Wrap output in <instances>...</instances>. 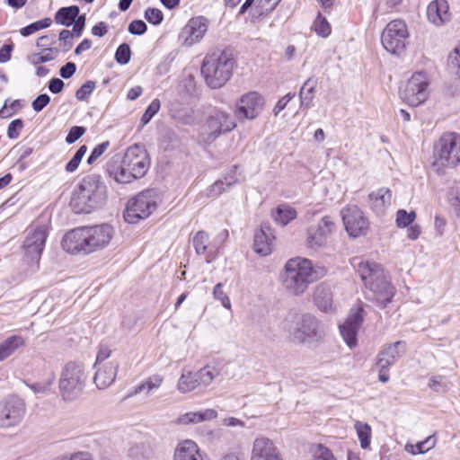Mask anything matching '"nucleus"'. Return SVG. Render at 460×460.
<instances>
[{
	"instance_id": "nucleus-1",
	"label": "nucleus",
	"mask_w": 460,
	"mask_h": 460,
	"mask_svg": "<svg viewBox=\"0 0 460 460\" xmlns=\"http://www.w3.org/2000/svg\"><path fill=\"white\" fill-rule=\"evenodd\" d=\"M326 274V269L313 261H287L279 274L283 288L293 296H301L309 285Z\"/></svg>"
},
{
	"instance_id": "nucleus-2",
	"label": "nucleus",
	"mask_w": 460,
	"mask_h": 460,
	"mask_svg": "<svg viewBox=\"0 0 460 460\" xmlns=\"http://www.w3.org/2000/svg\"><path fill=\"white\" fill-rule=\"evenodd\" d=\"M107 186L102 176L92 173L84 176L74 190L71 207L75 213H91L107 201Z\"/></svg>"
},
{
	"instance_id": "nucleus-3",
	"label": "nucleus",
	"mask_w": 460,
	"mask_h": 460,
	"mask_svg": "<svg viewBox=\"0 0 460 460\" xmlns=\"http://www.w3.org/2000/svg\"><path fill=\"white\" fill-rule=\"evenodd\" d=\"M358 272L366 288L373 293V299L378 306L385 308L392 301L395 291L383 267L376 261H361Z\"/></svg>"
},
{
	"instance_id": "nucleus-4",
	"label": "nucleus",
	"mask_w": 460,
	"mask_h": 460,
	"mask_svg": "<svg viewBox=\"0 0 460 460\" xmlns=\"http://www.w3.org/2000/svg\"><path fill=\"white\" fill-rule=\"evenodd\" d=\"M283 329L288 332L292 341L298 344L319 341L324 334L320 321L310 313H288L284 319Z\"/></svg>"
},
{
	"instance_id": "nucleus-5",
	"label": "nucleus",
	"mask_w": 460,
	"mask_h": 460,
	"mask_svg": "<svg viewBox=\"0 0 460 460\" xmlns=\"http://www.w3.org/2000/svg\"><path fill=\"white\" fill-rule=\"evenodd\" d=\"M235 61L230 51L223 50L220 53L205 57L201 74L206 84L212 89L224 86L231 78Z\"/></svg>"
},
{
	"instance_id": "nucleus-6",
	"label": "nucleus",
	"mask_w": 460,
	"mask_h": 460,
	"mask_svg": "<svg viewBox=\"0 0 460 460\" xmlns=\"http://www.w3.org/2000/svg\"><path fill=\"white\" fill-rule=\"evenodd\" d=\"M87 374L83 364L67 362L61 369L58 380L59 392L65 401H74L83 393Z\"/></svg>"
},
{
	"instance_id": "nucleus-7",
	"label": "nucleus",
	"mask_w": 460,
	"mask_h": 460,
	"mask_svg": "<svg viewBox=\"0 0 460 460\" xmlns=\"http://www.w3.org/2000/svg\"><path fill=\"white\" fill-rule=\"evenodd\" d=\"M159 197L155 190H146L130 199L124 211V218L129 224L148 217L157 208Z\"/></svg>"
},
{
	"instance_id": "nucleus-8",
	"label": "nucleus",
	"mask_w": 460,
	"mask_h": 460,
	"mask_svg": "<svg viewBox=\"0 0 460 460\" xmlns=\"http://www.w3.org/2000/svg\"><path fill=\"white\" fill-rule=\"evenodd\" d=\"M435 164L454 168L460 163V135L444 133L434 146Z\"/></svg>"
},
{
	"instance_id": "nucleus-9",
	"label": "nucleus",
	"mask_w": 460,
	"mask_h": 460,
	"mask_svg": "<svg viewBox=\"0 0 460 460\" xmlns=\"http://www.w3.org/2000/svg\"><path fill=\"white\" fill-rule=\"evenodd\" d=\"M49 223L37 219L27 228V235L22 243L23 255L28 259H40L49 234Z\"/></svg>"
},
{
	"instance_id": "nucleus-10",
	"label": "nucleus",
	"mask_w": 460,
	"mask_h": 460,
	"mask_svg": "<svg viewBox=\"0 0 460 460\" xmlns=\"http://www.w3.org/2000/svg\"><path fill=\"white\" fill-rule=\"evenodd\" d=\"M429 78L425 73H415L401 89L400 98L409 106H419L429 97Z\"/></svg>"
},
{
	"instance_id": "nucleus-11",
	"label": "nucleus",
	"mask_w": 460,
	"mask_h": 460,
	"mask_svg": "<svg viewBox=\"0 0 460 460\" xmlns=\"http://www.w3.org/2000/svg\"><path fill=\"white\" fill-rule=\"evenodd\" d=\"M409 32L402 20L390 22L383 31L381 42L383 47L393 55H401L407 45Z\"/></svg>"
},
{
	"instance_id": "nucleus-12",
	"label": "nucleus",
	"mask_w": 460,
	"mask_h": 460,
	"mask_svg": "<svg viewBox=\"0 0 460 460\" xmlns=\"http://www.w3.org/2000/svg\"><path fill=\"white\" fill-rule=\"evenodd\" d=\"M218 374L216 367L209 366H206L197 372L183 371L178 380L177 389L179 392L186 394L199 386H208Z\"/></svg>"
},
{
	"instance_id": "nucleus-13",
	"label": "nucleus",
	"mask_w": 460,
	"mask_h": 460,
	"mask_svg": "<svg viewBox=\"0 0 460 460\" xmlns=\"http://www.w3.org/2000/svg\"><path fill=\"white\" fill-rule=\"evenodd\" d=\"M341 214L345 230L350 237L356 238L367 234L369 221L358 206L349 205L342 208Z\"/></svg>"
},
{
	"instance_id": "nucleus-14",
	"label": "nucleus",
	"mask_w": 460,
	"mask_h": 460,
	"mask_svg": "<svg viewBox=\"0 0 460 460\" xmlns=\"http://www.w3.org/2000/svg\"><path fill=\"white\" fill-rule=\"evenodd\" d=\"M25 402L18 396H9L0 402V425L10 428L19 424L24 417Z\"/></svg>"
},
{
	"instance_id": "nucleus-15",
	"label": "nucleus",
	"mask_w": 460,
	"mask_h": 460,
	"mask_svg": "<svg viewBox=\"0 0 460 460\" xmlns=\"http://www.w3.org/2000/svg\"><path fill=\"white\" fill-rule=\"evenodd\" d=\"M120 160L128 170L133 171L140 178L146 173L150 166V160L146 148L138 144L129 146Z\"/></svg>"
},
{
	"instance_id": "nucleus-16",
	"label": "nucleus",
	"mask_w": 460,
	"mask_h": 460,
	"mask_svg": "<svg viewBox=\"0 0 460 460\" xmlns=\"http://www.w3.org/2000/svg\"><path fill=\"white\" fill-rule=\"evenodd\" d=\"M336 231V224L333 219L325 216L321 218L317 226H311L307 230L306 243L308 248L317 250L324 246L328 238Z\"/></svg>"
},
{
	"instance_id": "nucleus-17",
	"label": "nucleus",
	"mask_w": 460,
	"mask_h": 460,
	"mask_svg": "<svg viewBox=\"0 0 460 460\" xmlns=\"http://www.w3.org/2000/svg\"><path fill=\"white\" fill-rule=\"evenodd\" d=\"M263 106V97L257 92H249L237 102L235 115L241 119H253L261 113Z\"/></svg>"
},
{
	"instance_id": "nucleus-18",
	"label": "nucleus",
	"mask_w": 460,
	"mask_h": 460,
	"mask_svg": "<svg viewBox=\"0 0 460 460\" xmlns=\"http://www.w3.org/2000/svg\"><path fill=\"white\" fill-rule=\"evenodd\" d=\"M235 128L234 121L225 111H217L208 117L207 120L208 133L204 141L213 142L222 132L231 131Z\"/></svg>"
},
{
	"instance_id": "nucleus-19",
	"label": "nucleus",
	"mask_w": 460,
	"mask_h": 460,
	"mask_svg": "<svg viewBox=\"0 0 460 460\" xmlns=\"http://www.w3.org/2000/svg\"><path fill=\"white\" fill-rule=\"evenodd\" d=\"M363 313L362 307L351 310L345 322L339 326L341 334L349 348L357 344V334L364 320Z\"/></svg>"
},
{
	"instance_id": "nucleus-20",
	"label": "nucleus",
	"mask_w": 460,
	"mask_h": 460,
	"mask_svg": "<svg viewBox=\"0 0 460 460\" xmlns=\"http://www.w3.org/2000/svg\"><path fill=\"white\" fill-rule=\"evenodd\" d=\"M62 247L70 254L90 253L84 227L75 228L66 234L62 240Z\"/></svg>"
},
{
	"instance_id": "nucleus-21",
	"label": "nucleus",
	"mask_w": 460,
	"mask_h": 460,
	"mask_svg": "<svg viewBox=\"0 0 460 460\" xmlns=\"http://www.w3.org/2000/svg\"><path fill=\"white\" fill-rule=\"evenodd\" d=\"M90 252L105 247L112 238L113 229L110 225L84 226Z\"/></svg>"
},
{
	"instance_id": "nucleus-22",
	"label": "nucleus",
	"mask_w": 460,
	"mask_h": 460,
	"mask_svg": "<svg viewBox=\"0 0 460 460\" xmlns=\"http://www.w3.org/2000/svg\"><path fill=\"white\" fill-rule=\"evenodd\" d=\"M208 30L207 19L203 16L191 18L183 27L181 32V39L185 46H192L199 42Z\"/></svg>"
},
{
	"instance_id": "nucleus-23",
	"label": "nucleus",
	"mask_w": 460,
	"mask_h": 460,
	"mask_svg": "<svg viewBox=\"0 0 460 460\" xmlns=\"http://www.w3.org/2000/svg\"><path fill=\"white\" fill-rule=\"evenodd\" d=\"M251 460H282L279 452L268 438L260 437L255 438L252 444Z\"/></svg>"
},
{
	"instance_id": "nucleus-24",
	"label": "nucleus",
	"mask_w": 460,
	"mask_h": 460,
	"mask_svg": "<svg viewBox=\"0 0 460 460\" xmlns=\"http://www.w3.org/2000/svg\"><path fill=\"white\" fill-rule=\"evenodd\" d=\"M275 235L273 229L269 224H261L259 230L254 234L253 248L257 254L266 257L270 255L273 249V241Z\"/></svg>"
},
{
	"instance_id": "nucleus-25",
	"label": "nucleus",
	"mask_w": 460,
	"mask_h": 460,
	"mask_svg": "<svg viewBox=\"0 0 460 460\" xmlns=\"http://www.w3.org/2000/svg\"><path fill=\"white\" fill-rule=\"evenodd\" d=\"M106 171L110 177L118 183L126 184L140 178L137 176L133 171L128 170L127 166L122 164L119 155L113 156L107 163Z\"/></svg>"
},
{
	"instance_id": "nucleus-26",
	"label": "nucleus",
	"mask_w": 460,
	"mask_h": 460,
	"mask_svg": "<svg viewBox=\"0 0 460 460\" xmlns=\"http://www.w3.org/2000/svg\"><path fill=\"white\" fill-rule=\"evenodd\" d=\"M451 14L446 0H434L427 7V18L435 26H442L449 22Z\"/></svg>"
},
{
	"instance_id": "nucleus-27",
	"label": "nucleus",
	"mask_w": 460,
	"mask_h": 460,
	"mask_svg": "<svg viewBox=\"0 0 460 460\" xmlns=\"http://www.w3.org/2000/svg\"><path fill=\"white\" fill-rule=\"evenodd\" d=\"M405 343L396 341L384 348L378 354L377 367L382 368H389L394 365L404 353Z\"/></svg>"
},
{
	"instance_id": "nucleus-28",
	"label": "nucleus",
	"mask_w": 460,
	"mask_h": 460,
	"mask_svg": "<svg viewBox=\"0 0 460 460\" xmlns=\"http://www.w3.org/2000/svg\"><path fill=\"white\" fill-rule=\"evenodd\" d=\"M119 364L111 361L100 366L94 375L93 382L99 389H105L113 384L117 376Z\"/></svg>"
},
{
	"instance_id": "nucleus-29",
	"label": "nucleus",
	"mask_w": 460,
	"mask_h": 460,
	"mask_svg": "<svg viewBox=\"0 0 460 460\" xmlns=\"http://www.w3.org/2000/svg\"><path fill=\"white\" fill-rule=\"evenodd\" d=\"M313 301L315 306L322 312L329 313L333 308V295L331 287L325 283H320L314 290Z\"/></svg>"
},
{
	"instance_id": "nucleus-30",
	"label": "nucleus",
	"mask_w": 460,
	"mask_h": 460,
	"mask_svg": "<svg viewBox=\"0 0 460 460\" xmlns=\"http://www.w3.org/2000/svg\"><path fill=\"white\" fill-rule=\"evenodd\" d=\"M392 202V191L381 188L368 195V206L376 215H383Z\"/></svg>"
},
{
	"instance_id": "nucleus-31",
	"label": "nucleus",
	"mask_w": 460,
	"mask_h": 460,
	"mask_svg": "<svg viewBox=\"0 0 460 460\" xmlns=\"http://www.w3.org/2000/svg\"><path fill=\"white\" fill-rule=\"evenodd\" d=\"M174 460H205L198 445L192 440L180 443L174 452Z\"/></svg>"
},
{
	"instance_id": "nucleus-32",
	"label": "nucleus",
	"mask_w": 460,
	"mask_h": 460,
	"mask_svg": "<svg viewBox=\"0 0 460 460\" xmlns=\"http://www.w3.org/2000/svg\"><path fill=\"white\" fill-rule=\"evenodd\" d=\"M217 417V412L213 409H206L202 411H190L178 418V423L181 425L197 424L205 420H210Z\"/></svg>"
},
{
	"instance_id": "nucleus-33",
	"label": "nucleus",
	"mask_w": 460,
	"mask_h": 460,
	"mask_svg": "<svg viewBox=\"0 0 460 460\" xmlns=\"http://www.w3.org/2000/svg\"><path fill=\"white\" fill-rule=\"evenodd\" d=\"M236 170L237 165H234L231 169V173L225 177V181H217L214 184L209 186L206 190L207 197L216 198L226 191V189L225 186H226V188L233 186L237 181V178L235 177Z\"/></svg>"
},
{
	"instance_id": "nucleus-34",
	"label": "nucleus",
	"mask_w": 460,
	"mask_h": 460,
	"mask_svg": "<svg viewBox=\"0 0 460 460\" xmlns=\"http://www.w3.org/2000/svg\"><path fill=\"white\" fill-rule=\"evenodd\" d=\"M25 341L20 335H12L0 343V361L11 356L17 349L23 346Z\"/></svg>"
},
{
	"instance_id": "nucleus-35",
	"label": "nucleus",
	"mask_w": 460,
	"mask_h": 460,
	"mask_svg": "<svg viewBox=\"0 0 460 460\" xmlns=\"http://www.w3.org/2000/svg\"><path fill=\"white\" fill-rule=\"evenodd\" d=\"M208 236L206 232L199 231L193 236L192 243L195 248L197 255H207V256H217L218 254H214L213 245H208Z\"/></svg>"
},
{
	"instance_id": "nucleus-36",
	"label": "nucleus",
	"mask_w": 460,
	"mask_h": 460,
	"mask_svg": "<svg viewBox=\"0 0 460 460\" xmlns=\"http://www.w3.org/2000/svg\"><path fill=\"white\" fill-rule=\"evenodd\" d=\"M271 216L278 225L285 226L296 217V211L287 204H281L272 211Z\"/></svg>"
},
{
	"instance_id": "nucleus-37",
	"label": "nucleus",
	"mask_w": 460,
	"mask_h": 460,
	"mask_svg": "<svg viewBox=\"0 0 460 460\" xmlns=\"http://www.w3.org/2000/svg\"><path fill=\"white\" fill-rule=\"evenodd\" d=\"M79 7L71 5L60 8L55 14V22L58 24L69 27L79 14Z\"/></svg>"
},
{
	"instance_id": "nucleus-38",
	"label": "nucleus",
	"mask_w": 460,
	"mask_h": 460,
	"mask_svg": "<svg viewBox=\"0 0 460 460\" xmlns=\"http://www.w3.org/2000/svg\"><path fill=\"white\" fill-rule=\"evenodd\" d=\"M316 82L313 80V78H308L304 84L302 85L299 97H300V107L301 108H310L312 105V102L314 97Z\"/></svg>"
},
{
	"instance_id": "nucleus-39",
	"label": "nucleus",
	"mask_w": 460,
	"mask_h": 460,
	"mask_svg": "<svg viewBox=\"0 0 460 460\" xmlns=\"http://www.w3.org/2000/svg\"><path fill=\"white\" fill-rule=\"evenodd\" d=\"M164 378L160 375L151 376L140 385L135 386L134 389L129 392L128 396H133L142 392L149 394L151 391L159 388Z\"/></svg>"
},
{
	"instance_id": "nucleus-40",
	"label": "nucleus",
	"mask_w": 460,
	"mask_h": 460,
	"mask_svg": "<svg viewBox=\"0 0 460 460\" xmlns=\"http://www.w3.org/2000/svg\"><path fill=\"white\" fill-rule=\"evenodd\" d=\"M436 438L434 436H429L423 441L418 442L417 444L407 443L404 446V450L411 455L425 454L436 446Z\"/></svg>"
},
{
	"instance_id": "nucleus-41",
	"label": "nucleus",
	"mask_w": 460,
	"mask_h": 460,
	"mask_svg": "<svg viewBox=\"0 0 460 460\" xmlns=\"http://www.w3.org/2000/svg\"><path fill=\"white\" fill-rule=\"evenodd\" d=\"M45 53H33L27 56V60L33 66H38L41 63H46L54 60L58 54V50L57 49H46Z\"/></svg>"
},
{
	"instance_id": "nucleus-42",
	"label": "nucleus",
	"mask_w": 460,
	"mask_h": 460,
	"mask_svg": "<svg viewBox=\"0 0 460 460\" xmlns=\"http://www.w3.org/2000/svg\"><path fill=\"white\" fill-rule=\"evenodd\" d=\"M355 429L357 430V434L360 442V446L363 449H367L370 445V438H371V428L367 423H362L360 421H357L355 423Z\"/></svg>"
},
{
	"instance_id": "nucleus-43",
	"label": "nucleus",
	"mask_w": 460,
	"mask_h": 460,
	"mask_svg": "<svg viewBox=\"0 0 460 460\" xmlns=\"http://www.w3.org/2000/svg\"><path fill=\"white\" fill-rule=\"evenodd\" d=\"M51 25V19L45 18L35 22H32L20 30V33L23 37H28L32 33L41 30L49 28Z\"/></svg>"
},
{
	"instance_id": "nucleus-44",
	"label": "nucleus",
	"mask_w": 460,
	"mask_h": 460,
	"mask_svg": "<svg viewBox=\"0 0 460 460\" xmlns=\"http://www.w3.org/2000/svg\"><path fill=\"white\" fill-rule=\"evenodd\" d=\"M314 30L317 35L323 38L328 37L332 32L330 23L321 13H319L314 20Z\"/></svg>"
},
{
	"instance_id": "nucleus-45",
	"label": "nucleus",
	"mask_w": 460,
	"mask_h": 460,
	"mask_svg": "<svg viewBox=\"0 0 460 460\" xmlns=\"http://www.w3.org/2000/svg\"><path fill=\"white\" fill-rule=\"evenodd\" d=\"M86 152L87 146L85 145L81 146L71 160L66 164V171L67 172H75Z\"/></svg>"
},
{
	"instance_id": "nucleus-46",
	"label": "nucleus",
	"mask_w": 460,
	"mask_h": 460,
	"mask_svg": "<svg viewBox=\"0 0 460 460\" xmlns=\"http://www.w3.org/2000/svg\"><path fill=\"white\" fill-rule=\"evenodd\" d=\"M416 218L414 211L407 212L404 209H399L396 213V225L398 227H406L410 226Z\"/></svg>"
},
{
	"instance_id": "nucleus-47",
	"label": "nucleus",
	"mask_w": 460,
	"mask_h": 460,
	"mask_svg": "<svg viewBox=\"0 0 460 460\" xmlns=\"http://www.w3.org/2000/svg\"><path fill=\"white\" fill-rule=\"evenodd\" d=\"M131 50L127 43L120 44L115 53V59L120 65H126L130 61Z\"/></svg>"
},
{
	"instance_id": "nucleus-48",
	"label": "nucleus",
	"mask_w": 460,
	"mask_h": 460,
	"mask_svg": "<svg viewBox=\"0 0 460 460\" xmlns=\"http://www.w3.org/2000/svg\"><path fill=\"white\" fill-rule=\"evenodd\" d=\"M429 386L437 393L444 394L450 388L448 383L445 381L443 376H433L429 379Z\"/></svg>"
},
{
	"instance_id": "nucleus-49",
	"label": "nucleus",
	"mask_w": 460,
	"mask_h": 460,
	"mask_svg": "<svg viewBox=\"0 0 460 460\" xmlns=\"http://www.w3.org/2000/svg\"><path fill=\"white\" fill-rule=\"evenodd\" d=\"M213 296L216 300L221 302V305L226 308L231 309V301L227 294L223 291V284L217 283L213 290Z\"/></svg>"
},
{
	"instance_id": "nucleus-50",
	"label": "nucleus",
	"mask_w": 460,
	"mask_h": 460,
	"mask_svg": "<svg viewBox=\"0 0 460 460\" xmlns=\"http://www.w3.org/2000/svg\"><path fill=\"white\" fill-rule=\"evenodd\" d=\"M160 107V101L158 99L153 100L151 103L148 105L145 113L143 114L141 118V122L144 125L147 124L152 119V118L159 111Z\"/></svg>"
},
{
	"instance_id": "nucleus-51",
	"label": "nucleus",
	"mask_w": 460,
	"mask_h": 460,
	"mask_svg": "<svg viewBox=\"0 0 460 460\" xmlns=\"http://www.w3.org/2000/svg\"><path fill=\"white\" fill-rule=\"evenodd\" d=\"M145 18L153 25H159L164 20V14L158 8H147L145 12Z\"/></svg>"
},
{
	"instance_id": "nucleus-52",
	"label": "nucleus",
	"mask_w": 460,
	"mask_h": 460,
	"mask_svg": "<svg viewBox=\"0 0 460 460\" xmlns=\"http://www.w3.org/2000/svg\"><path fill=\"white\" fill-rule=\"evenodd\" d=\"M95 82L93 81H87L85 82L75 93V97L79 101H84L86 100L89 95L93 92L95 89Z\"/></svg>"
},
{
	"instance_id": "nucleus-53",
	"label": "nucleus",
	"mask_w": 460,
	"mask_h": 460,
	"mask_svg": "<svg viewBox=\"0 0 460 460\" xmlns=\"http://www.w3.org/2000/svg\"><path fill=\"white\" fill-rule=\"evenodd\" d=\"M110 146L109 141L102 142L97 145L92 151L87 159L88 164H93L100 156H102Z\"/></svg>"
},
{
	"instance_id": "nucleus-54",
	"label": "nucleus",
	"mask_w": 460,
	"mask_h": 460,
	"mask_svg": "<svg viewBox=\"0 0 460 460\" xmlns=\"http://www.w3.org/2000/svg\"><path fill=\"white\" fill-rule=\"evenodd\" d=\"M128 32L132 35H143L147 30V26L142 20H134L128 25Z\"/></svg>"
},
{
	"instance_id": "nucleus-55",
	"label": "nucleus",
	"mask_w": 460,
	"mask_h": 460,
	"mask_svg": "<svg viewBox=\"0 0 460 460\" xmlns=\"http://www.w3.org/2000/svg\"><path fill=\"white\" fill-rule=\"evenodd\" d=\"M23 127V121L21 119L13 120L7 128V136L11 139H15L19 137L20 132Z\"/></svg>"
},
{
	"instance_id": "nucleus-56",
	"label": "nucleus",
	"mask_w": 460,
	"mask_h": 460,
	"mask_svg": "<svg viewBox=\"0 0 460 460\" xmlns=\"http://www.w3.org/2000/svg\"><path fill=\"white\" fill-rule=\"evenodd\" d=\"M85 128L81 126L72 127L66 137V142L67 144L75 143L85 133Z\"/></svg>"
},
{
	"instance_id": "nucleus-57",
	"label": "nucleus",
	"mask_w": 460,
	"mask_h": 460,
	"mask_svg": "<svg viewBox=\"0 0 460 460\" xmlns=\"http://www.w3.org/2000/svg\"><path fill=\"white\" fill-rule=\"evenodd\" d=\"M56 460H93L89 452L79 451L72 454H66L57 457Z\"/></svg>"
},
{
	"instance_id": "nucleus-58",
	"label": "nucleus",
	"mask_w": 460,
	"mask_h": 460,
	"mask_svg": "<svg viewBox=\"0 0 460 460\" xmlns=\"http://www.w3.org/2000/svg\"><path fill=\"white\" fill-rule=\"evenodd\" d=\"M50 102V97L42 93L37 96L31 103V107L34 111L40 112Z\"/></svg>"
},
{
	"instance_id": "nucleus-59",
	"label": "nucleus",
	"mask_w": 460,
	"mask_h": 460,
	"mask_svg": "<svg viewBox=\"0 0 460 460\" xmlns=\"http://www.w3.org/2000/svg\"><path fill=\"white\" fill-rule=\"evenodd\" d=\"M53 384V379H49L42 383H35L30 385V388L36 394H46L50 391V387Z\"/></svg>"
},
{
	"instance_id": "nucleus-60",
	"label": "nucleus",
	"mask_w": 460,
	"mask_h": 460,
	"mask_svg": "<svg viewBox=\"0 0 460 460\" xmlns=\"http://www.w3.org/2000/svg\"><path fill=\"white\" fill-rule=\"evenodd\" d=\"M448 63L457 69L456 73L460 75V44L450 52Z\"/></svg>"
},
{
	"instance_id": "nucleus-61",
	"label": "nucleus",
	"mask_w": 460,
	"mask_h": 460,
	"mask_svg": "<svg viewBox=\"0 0 460 460\" xmlns=\"http://www.w3.org/2000/svg\"><path fill=\"white\" fill-rule=\"evenodd\" d=\"M295 96H296L295 93H288L287 95H285L280 100H279V102H277V104L275 105V107L273 109L274 115L277 116L280 111H282L286 108L287 104L293 98H295Z\"/></svg>"
},
{
	"instance_id": "nucleus-62",
	"label": "nucleus",
	"mask_w": 460,
	"mask_h": 460,
	"mask_svg": "<svg viewBox=\"0 0 460 460\" xmlns=\"http://www.w3.org/2000/svg\"><path fill=\"white\" fill-rule=\"evenodd\" d=\"M85 15L83 14V15H79L76 17V19L75 20V22H73L74 24V27H73V33L76 36V37H80L83 33V31L84 29V26H85Z\"/></svg>"
},
{
	"instance_id": "nucleus-63",
	"label": "nucleus",
	"mask_w": 460,
	"mask_h": 460,
	"mask_svg": "<svg viewBox=\"0 0 460 460\" xmlns=\"http://www.w3.org/2000/svg\"><path fill=\"white\" fill-rule=\"evenodd\" d=\"M75 71H76L75 64L73 62H67L66 65H64L60 68L59 74L63 78L68 79L73 76V75L75 73Z\"/></svg>"
},
{
	"instance_id": "nucleus-64",
	"label": "nucleus",
	"mask_w": 460,
	"mask_h": 460,
	"mask_svg": "<svg viewBox=\"0 0 460 460\" xmlns=\"http://www.w3.org/2000/svg\"><path fill=\"white\" fill-rule=\"evenodd\" d=\"M13 49V44H4L0 49V62L6 63L11 59L12 51Z\"/></svg>"
}]
</instances>
